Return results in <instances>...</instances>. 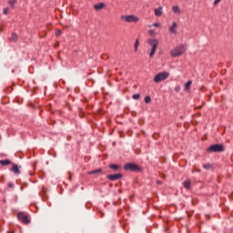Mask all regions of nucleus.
I'll list each match as a JSON object with an SVG mask.
<instances>
[{"mask_svg": "<svg viewBox=\"0 0 233 233\" xmlns=\"http://www.w3.org/2000/svg\"><path fill=\"white\" fill-rule=\"evenodd\" d=\"M185 52H187V46L181 44L179 46H177L175 48H173L170 51V56H171V57H179V56H183V54H185Z\"/></svg>", "mask_w": 233, "mask_h": 233, "instance_id": "f257e3e1", "label": "nucleus"}, {"mask_svg": "<svg viewBox=\"0 0 233 233\" xmlns=\"http://www.w3.org/2000/svg\"><path fill=\"white\" fill-rule=\"evenodd\" d=\"M147 43L151 46V52L149 54L150 57H154L156 51L157 50V46H159V41L157 39H148Z\"/></svg>", "mask_w": 233, "mask_h": 233, "instance_id": "f03ea898", "label": "nucleus"}, {"mask_svg": "<svg viewBox=\"0 0 233 233\" xmlns=\"http://www.w3.org/2000/svg\"><path fill=\"white\" fill-rule=\"evenodd\" d=\"M120 19L125 23H139V18L136 15H122Z\"/></svg>", "mask_w": 233, "mask_h": 233, "instance_id": "7ed1b4c3", "label": "nucleus"}, {"mask_svg": "<svg viewBox=\"0 0 233 233\" xmlns=\"http://www.w3.org/2000/svg\"><path fill=\"white\" fill-rule=\"evenodd\" d=\"M170 73L168 72H162L158 73L153 79L155 83H161V81H165V79H168Z\"/></svg>", "mask_w": 233, "mask_h": 233, "instance_id": "20e7f679", "label": "nucleus"}, {"mask_svg": "<svg viewBox=\"0 0 233 233\" xmlns=\"http://www.w3.org/2000/svg\"><path fill=\"white\" fill-rule=\"evenodd\" d=\"M225 147L221 144H214L208 147L207 152H224Z\"/></svg>", "mask_w": 233, "mask_h": 233, "instance_id": "39448f33", "label": "nucleus"}, {"mask_svg": "<svg viewBox=\"0 0 233 233\" xmlns=\"http://www.w3.org/2000/svg\"><path fill=\"white\" fill-rule=\"evenodd\" d=\"M124 170H130L131 172H139L141 168L135 163H127L125 165Z\"/></svg>", "mask_w": 233, "mask_h": 233, "instance_id": "423d86ee", "label": "nucleus"}, {"mask_svg": "<svg viewBox=\"0 0 233 233\" xmlns=\"http://www.w3.org/2000/svg\"><path fill=\"white\" fill-rule=\"evenodd\" d=\"M17 218L24 223V225H28L30 223V218H28V216L25 215L23 212L18 213Z\"/></svg>", "mask_w": 233, "mask_h": 233, "instance_id": "0eeeda50", "label": "nucleus"}, {"mask_svg": "<svg viewBox=\"0 0 233 233\" xmlns=\"http://www.w3.org/2000/svg\"><path fill=\"white\" fill-rule=\"evenodd\" d=\"M123 175L121 173L114 174V175H107L106 178L110 181H117V179H121Z\"/></svg>", "mask_w": 233, "mask_h": 233, "instance_id": "6e6552de", "label": "nucleus"}, {"mask_svg": "<svg viewBox=\"0 0 233 233\" xmlns=\"http://www.w3.org/2000/svg\"><path fill=\"white\" fill-rule=\"evenodd\" d=\"M177 28V23L173 22L172 25L169 26L168 30L170 34H177L176 31Z\"/></svg>", "mask_w": 233, "mask_h": 233, "instance_id": "1a4fd4ad", "label": "nucleus"}, {"mask_svg": "<svg viewBox=\"0 0 233 233\" xmlns=\"http://www.w3.org/2000/svg\"><path fill=\"white\" fill-rule=\"evenodd\" d=\"M155 15H157V17H161V15H163V7L156 8Z\"/></svg>", "mask_w": 233, "mask_h": 233, "instance_id": "9d476101", "label": "nucleus"}, {"mask_svg": "<svg viewBox=\"0 0 233 233\" xmlns=\"http://www.w3.org/2000/svg\"><path fill=\"white\" fill-rule=\"evenodd\" d=\"M190 185H191V182H190L189 179L185 180V181L183 182V187H184V188H186L187 190H190Z\"/></svg>", "mask_w": 233, "mask_h": 233, "instance_id": "9b49d317", "label": "nucleus"}, {"mask_svg": "<svg viewBox=\"0 0 233 233\" xmlns=\"http://www.w3.org/2000/svg\"><path fill=\"white\" fill-rule=\"evenodd\" d=\"M95 10H103L105 8V4L103 3H98L94 5Z\"/></svg>", "mask_w": 233, "mask_h": 233, "instance_id": "f8f14e48", "label": "nucleus"}, {"mask_svg": "<svg viewBox=\"0 0 233 233\" xmlns=\"http://www.w3.org/2000/svg\"><path fill=\"white\" fill-rule=\"evenodd\" d=\"M12 172H14L15 174H20V170H19V167H17V165H14L11 168Z\"/></svg>", "mask_w": 233, "mask_h": 233, "instance_id": "ddd939ff", "label": "nucleus"}, {"mask_svg": "<svg viewBox=\"0 0 233 233\" xmlns=\"http://www.w3.org/2000/svg\"><path fill=\"white\" fill-rule=\"evenodd\" d=\"M172 12H174V14H180L181 10L179 9V7L177 5H173Z\"/></svg>", "mask_w": 233, "mask_h": 233, "instance_id": "4468645a", "label": "nucleus"}, {"mask_svg": "<svg viewBox=\"0 0 233 233\" xmlns=\"http://www.w3.org/2000/svg\"><path fill=\"white\" fill-rule=\"evenodd\" d=\"M10 160L8 159H4V160H0V165H2V167H6L7 165H10Z\"/></svg>", "mask_w": 233, "mask_h": 233, "instance_id": "2eb2a0df", "label": "nucleus"}, {"mask_svg": "<svg viewBox=\"0 0 233 233\" xmlns=\"http://www.w3.org/2000/svg\"><path fill=\"white\" fill-rule=\"evenodd\" d=\"M101 172H103V170L101 168H98L96 170L89 171L88 174L89 176H92L93 174H101Z\"/></svg>", "mask_w": 233, "mask_h": 233, "instance_id": "dca6fc26", "label": "nucleus"}, {"mask_svg": "<svg viewBox=\"0 0 233 233\" xmlns=\"http://www.w3.org/2000/svg\"><path fill=\"white\" fill-rule=\"evenodd\" d=\"M192 85V80H188L186 84H185V90H190V86Z\"/></svg>", "mask_w": 233, "mask_h": 233, "instance_id": "f3484780", "label": "nucleus"}, {"mask_svg": "<svg viewBox=\"0 0 233 233\" xmlns=\"http://www.w3.org/2000/svg\"><path fill=\"white\" fill-rule=\"evenodd\" d=\"M11 41H14L15 43H16V41H17V34L13 33L11 35Z\"/></svg>", "mask_w": 233, "mask_h": 233, "instance_id": "a211bd4d", "label": "nucleus"}, {"mask_svg": "<svg viewBox=\"0 0 233 233\" xmlns=\"http://www.w3.org/2000/svg\"><path fill=\"white\" fill-rule=\"evenodd\" d=\"M109 168H111L112 170H118L119 166L116 165V164H112V165L109 166Z\"/></svg>", "mask_w": 233, "mask_h": 233, "instance_id": "6ab92c4d", "label": "nucleus"}, {"mask_svg": "<svg viewBox=\"0 0 233 233\" xmlns=\"http://www.w3.org/2000/svg\"><path fill=\"white\" fill-rule=\"evenodd\" d=\"M9 5L12 6V8H14V6L17 5V0H9Z\"/></svg>", "mask_w": 233, "mask_h": 233, "instance_id": "aec40b11", "label": "nucleus"}, {"mask_svg": "<svg viewBox=\"0 0 233 233\" xmlns=\"http://www.w3.org/2000/svg\"><path fill=\"white\" fill-rule=\"evenodd\" d=\"M144 101H145V103L147 104V105H148V103H150L151 101H152V98H150V96H146L145 98H144Z\"/></svg>", "mask_w": 233, "mask_h": 233, "instance_id": "412c9836", "label": "nucleus"}, {"mask_svg": "<svg viewBox=\"0 0 233 233\" xmlns=\"http://www.w3.org/2000/svg\"><path fill=\"white\" fill-rule=\"evenodd\" d=\"M148 34H149V35H151L152 37H155V35H156V31H154L153 29H149V30H148Z\"/></svg>", "mask_w": 233, "mask_h": 233, "instance_id": "4be33fe9", "label": "nucleus"}, {"mask_svg": "<svg viewBox=\"0 0 233 233\" xmlns=\"http://www.w3.org/2000/svg\"><path fill=\"white\" fill-rule=\"evenodd\" d=\"M139 46V40H136L135 42V52H137V47Z\"/></svg>", "mask_w": 233, "mask_h": 233, "instance_id": "5701e85b", "label": "nucleus"}, {"mask_svg": "<svg viewBox=\"0 0 233 233\" xmlns=\"http://www.w3.org/2000/svg\"><path fill=\"white\" fill-rule=\"evenodd\" d=\"M203 168H206L207 170H208V168H212V164H206L203 166Z\"/></svg>", "mask_w": 233, "mask_h": 233, "instance_id": "b1692460", "label": "nucleus"}, {"mask_svg": "<svg viewBox=\"0 0 233 233\" xmlns=\"http://www.w3.org/2000/svg\"><path fill=\"white\" fill-rule=\"evenodd\" d=\"M133 99H136V100H137V99H139V97H140V95L139 94H135V95H133Z\"/></svg>", "mask_w": 233, "mask_h": 233, "instance_id": "393cba45", "label": "nucleus"}, {"mask_svg": "<svg viewBox=\"0 0 233 233\" xmlns=\"http://www.w3.org/2000/svg\"><path fill=\"white\" fill-rule=\"evenodd\" d=\"M3 14H5V15H8V7H5V8L3 10Z\"/></svg>", "mask_w": 233, "mask_h": 233, "instance_id": "a878e982", "label": "nucleus"}, {"mask_svg": "<svg viewBox=\"0 0 233 233\" xmlns=\"http://www.w3.org/2000/svg\"><path fill=\"white\" fill-rule=\"evenodd\" d=\"M56 37H59V35H61V31L60 30H56Z\"/></svg>", "mask_w": 233, "mask_h": 233, "instance_id": "bb28decb", "label": "nucleus"}, {"mask_svg": "<svg viewBox=\"0 0 233 233\" xmlns=\"http://www.w3.org/2000/svg\"><path fill=\"white\" fill-rule=\"evenodd\" d=\"M179 90H181V86H177L175 87V92H179Z\"/></svg>", "mask_w": 233, "mask_h": 233, "instance_id": "cd10ccee", "label": "nucleus"}, {"mask_svg": "<svg viewBox=\"0 0 233 233\" xmlns=\"http://www.w3.org/2000/svg\"><path fill=\"white\" fill-rule=\"evenodd\" d=\"M221 3V0H215L214 1V5L216 6L217 5H219Z\"/></svg>", "mask_w": 233, "mask_h": 233, "instance_id": "c85d7f7f", "label": "nucleus"}, {"mask_svg": "<svg viewBox=\"0 0 233 233\" xmlns=\"http://www.w3.org/2000/svg\"><path fill=\"white\" fill-rule=\"evenodd\" d=\"M7 187H8L9 188H14V184H12V182H9V183L7 184Z\"/></svg>", "mask_w": 233, "mask_h": 233, "instance_id": "c756f323", "label": "nucleus"}, {"mask_svg": "<svg viewBox=\"0 0 233 233\" xmlns=\"http://www.w3.org/2000/svg\"><path fill=\"white\" fill-rule=\"evenodd\" d=\"M153 26H155L156 28L159 27V23H154Z\"/></svg>", "mask_w": 233, "mask_h": 233, "instance_id": "7c9ffc66", "label": "nucleus"}, {"mask_svg": "<svg viewBox=\"0 0 233 233\" xmlns=\"http://www.w3.org/2000/svg\"><path fill=\"white\" fill-rule=\"evenodd\" d=\"M157 185H163V182H161L160 180H157Z\"/></svg>", "mask_w": 233, "mask_h": 233, "instance_id": "2f4dec72", "label": "nucleus"}, {"mask_svg": "<svg viewBox=\"0 0 233 233\" xmlns=\"http://www.w3.org/2000/svg\"><path fill=\"white\" fill-rule=\"evenodd\" d=\"M197 172H201V169H197Z\"/></svg>", "mask_w": 233, "mask_h": 233, "instance_id": "473e14b6", "label": "nucleus"}, {"mask_svg": "<svg viewBox=\"0 0 233 233\" xmlns=\"http://www.w3.org/2000/svg\"><path fill=\"white\" fill-rule=\"evenodd\" d=\"M198 108H202V106H200Z\"/></svg>", "mask_w": 233, "mask_h": 233, "instance_id": "72a5a7b5", "label": "nucleus"}]
</instances>
